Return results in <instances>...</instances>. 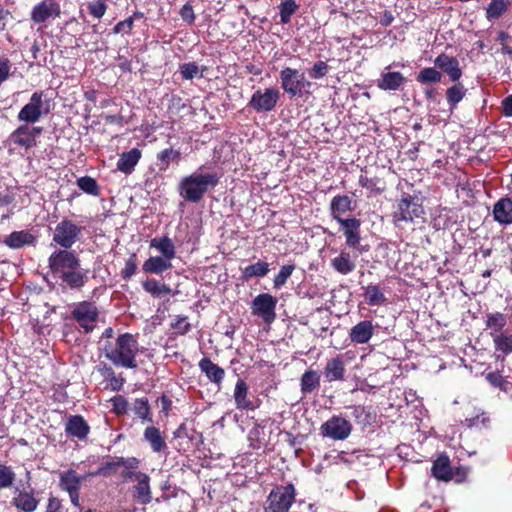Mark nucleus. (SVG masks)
I'll list each match as a JSON object with an SVG mask.
<instances>
[{"mask_svg":"<svg viewBox=\"0 0 512 512\" xmlns=\"http://www.w3.org/2000/svg\"><path fill=\"white\" fill-rule=\"evenodd\" d=\"M104 355L117 367L134 369L137 367L136 356L139 344L130 333L120 334L115 341H108L104 346Z\"/></svg>","mask_w":512,"mask_h":512,"instance_id":"1","label":"nucleus"},{"mask_svg":"<svg viewBox=\"0 0 512 512\" xmlns=\"http://www.w3.org/2000/svg\"><path fill=\"white\" fill-rule=\"evenodd\" d=\"M219 179L215 172H203L198 169L180 180L179 195L187 202L197 203L210 189L218 185Z\"/></svg>","mask_w":512,"mask_h":512,"instance_id":"2","label":"nucleus"},{"mask_svg":"<svg viewBox=\"0 0 512 512\" xmlns=\"http://www.w3.org/2000/svg\"><path fill=\"white\" fill-rule=\"evenodd\" d=\"M424 213V208L419 202L418 197L404 194L394 205L392 218L394 224L399 227L403 223H414Z\"/></svg>","mask_w":512,"mask_h":512,"instance_id":"3","label":"nucleus"},{"mask_svg":"<svg viewBox=\"0 0 512 512\" xmlns=\"http://www.w3.org/2000/svg\"><path fill=\"white\" fill-rule=\"evenodd\" d=\"M295 497L296 490L293 484L276 486L267 497L265 512H288Z\"/></svg>","mask_w":512,"mask_h":512,"instance_id":"4","label":"nucleus"},{"mask_svg":"<svg viewBox=\"0 0 512 512\" xmlns=\"http://www.w3.org/2000/svg\"><path fill=\"white\" fill-rule=\"evenodd\" d=\"M49 113L46 106L43 91H35L27 104H25L17 115V119L25 124H34L44 115Z\"/></svg>","mask_w":512,"mask_h":512,"instance_id":"5","label":"nucleus"},{"mask_svg":"<svg viewBox=\"0 0 512 512\" xmlns=\"http://www.w3.org/2000/svg\"><path fill=\"white\" fill-rule=\"evenodd\" d=\"M80 260L75 252L70 250H55L48 258V267L52 274L60 278L64 273L79 268Z\"/></svg>","mask_w":512,"mask_h":512,"instance_id":"6","label":"nucleus"},{"mask_svg":"<svg viewBox=\"0 0 512 512\" xmlns=\"http://www.w3.org/2000/svg\"><path fill=\"white\" fill-rule=\"evenodd\" d=\"M85 476L78 475L73 469L62 471L59 474V488L68 493L71 504L81 510L80 489Z\"/></svg>","mask_w":512,"mask_h":512,"instance_id":"7","label":"nucleus"},{"mask_svg":"<svg viewBox=\"0 0 512 512\" xmlns=\"http://www.w3.org/2000/svg\"><path fill=\"white\" fill-rule=\"evenodd\" d=\"M279 99L280 91L277 88L258 89L252 94L248 105L257 113H267L275 109Z\"/></svg>","mask_w":512,"mask_h":512,"instance_id":"8","label":"nucleus"},{"mask_svg":"<svg viewBox=\"0 0 512 512\" xmlns=\"http://www.w3.org/2000/svg\"><path fill=\"white\" fill-rule=\"evenodd\" d=\"M81 228L71 220L64 219L59 222L53 233V241L62 247V250H69L78 240Z\"/></svg>","mask_w":512,"mask_h":512,"instance_id":"9","label":"nucleus"},{"mask_svg":"<svg viewBox=\"0 0 512 512\" xmlns=\"http://www.w3.org/2000/svg\"><path fill=\"white\" fill-rule=\"evenodd\" d=\"M280 80L282 89L291 96H302L305 88L310 86L303 73L290 67L280 72Z\"/></svg>","mask_w":512,"mask_h":512,"instance_id":"10","label":"nucleus"},{"mask_svg":"<svg viewBox=\"0 0 512 512\" xmlns=\"http://www.w3.org/2000/svg\"><path fill=\"white\" fill-rule=\"evenodd\" d=\"M99 317V311L95 304L82 301L72 310V318L84 329L86 333L94 330Z\"/></svg>","mask_w":512,"mask_h":512,"instance_id":"11","label":"nucleus"},{"mask_svg":"<svg viewBox=\"0 0 512 512\" xmlns=\"http://www.w3.org/2000/svg\"><path fill=\"white\" fill-rule=\"evenodd\" d=\"M277 298L269 293L257 295L251 303L254 316L260 317L266 324H271L276 319Z\"/></svg>","mask_w":512,"mask_h":512,"instance_id":"12","label":"nucleus"},{"mask_svg":"<svg viewBox=\"0 0 512 512\" xmlns=\"http://www.w3.org/2000/svg\"><path fill=\"white\" fill-rule=\"evenodd\" d=\"M352 431V424L341 416H332L320 427L321 435L332 440H345Z\"/></svg>","mask_w":512,"mask_h":512,"instance_id":"13","label":"nucleus"},{"mask_svg":"<svg viewBox=\"0 0 512 512\" xmlns=\"http://www.w3.org/2000/svg\"><path fill=\"white\" fill-rule=\"evenodd\" d=\"M61 15V6L56 0H42L31 10V20L35 24H44L50 19H56Z\"/></svg>","mask_w":512,"mask_h":512,"instance_id":"14","label":"nucleus"},{"mask_svg":"<svg viewBox=\"0 0 512 512\" xmlns=\"http://www.w3.org/2000/svg\"><path fill=\"white\" fill-rule=\"evenodd\" d=\"M42 131L41 127L20 125L11 133L10 139L13 144L28 150L37 145L36 138L41 135Z\"/></svg>","mask_w":512,"mask_h":512,"instance_id":"15","label":"nucleus"},{"mask_svg":"<svg viewBox=\"0 0 512 512\" xmlns=\"http://www.w3.org/2000/svg\"><path fill=\"white\" fill-rule=\"evenodd\" d=\"M136 484L133 486V497L136 502L147 505L152 501L150 477L144 472L133 475Z\"/></svg>","mask_w":512,"mask_h":512,"instance_id":"16","label":"nucleus"},{"mask_svg":"<svg viewBox=\"0 0 512 512\" xmlns=\"http://www.w3.org/2000/svg\"><path fill=\"white\" fill-rule=\"evenodd\" d=\"M434 64L447 74L452 82H458L462 77L463 73L459 66V61L455 57L442 53L436 57Z\"/></svg>","mask_w":512,"mask_h":512,"instance_id":"17","label":"nucleus"},{"mask_svg":"<svg viewBox=\"0 0 512 512\" xmlns=\"http://www.w3.org/2000/svg\"><path fill=\"white\" fill-rule=\"evenodd\" d=\"M65 432L69 437L84 440L90 433V426L83 416L72 415L65 423Z\"/></svg>","mask_w":512,"mask_h":512,"instance_id":"18","label":"nucleus"},{"mask_svg":"<svg viewBox=\"0 0 512 512\" xmlns=\"http://www.w3.org/2000/svg\"><path fill=\"white\" fill-rule=\"evenodd\" d=\"M406 83V78L401 72L389 71L386 67L377 80V87L383 91H397Z\"/></svg>","mask_w":512,"mask_h":512,"instance_id":"19","label":"nucleus"},{"mask_svg":"<svg viewBox=\"0 0 512 512\" xmlns=\"http://www.w3.org/2000/svg\"><path fill=\"white\" fill-rule=\"evenodd\" d=\"M143 438L154 453H164L168 449L166 435L158 427H146L143 432Z\"/></svg>","mask_w":512,"mask_h":512,"instance_id":"20","label":"nucleus"},{"mask_svg":"<svg viewBox=\"0 0 512 512\" xmlns=\"http://www.w3.org/2000/svg\"><path fill=\"white\" fill-rule=\"evenodd\" d=\"M493 219L500 225L512 224V199L508 197L500 198L493 205Z\"/></svg>","mask_w":512,"mask_h":512,"instance_id":"21","label":"nucleus"},{"mask_svg":"<svg viewBox=\"0 0 512 512\" xmlns=\"http://www.w3.org/2000/svg\"><path fill=\"white\" fill-rule=\"evenodd\" d=\"M141 157L142 151L138 148H132L129 151L123 152L117 161V170L126 175L133 173Z\"/></svg>","mask_w":512,"mask_h":512,"instance_id":"22","label":"nucleus"},{"mask_svg":"<svg viewBox=\"0 0 512 512\" xmlns=\"http://www.w3.org/2000/svg\"><path fill=\"white\" fill-rule=\"evenodd\" d=\"M374 335V326L372 321L363 320L350 329L349 337L353 343L366 344Z\"/></svg>","mask_w":512,"mask_h":512,"instance_id":"23","label":"nucleus"},{"mask_svg":"<svg viewBox=\"0 0 512 512\" xmlns=\"http://www.w3.org/2000/svg\"><path fill=\"white\" fill-rule=\"evenodd\" d=\"M199 368L206 377L214 384L220 386L224 377L225 371L217 364L213 363L209 358L205 357L199 361Z\"/></svg>","mask_w":512,"mask_h":512,"instance_id":"24","label":"nucleus"},{"mask_svg":"<svg viewBox=\"0 0 512 512\" xmlns=\"http://www.w3.org/2000/svg\"><path fill=\"white\" fill-rule=\"evenodd\" d=\"M35 242V236L27 230L14 231L3 240V243L12 249H20L25 245H33Z\"/></svg>","mask_w":512,"mask_h":512,"instance_id":"25","label":"nucleus"},{"mask_svg":"<svg viewBox=\"0 0 512 512\" xmlns=\"http://www.w3.org/2000/svg\"><path fill=\"white\" fill-rule=\"evenodd\" d=\"M12 504L24 512H33L37 509L39 501L35 498L33 491H18L12 499Z\"/></svg>","mask_w":512,"mask_h":512,"instance_id":"26","label":"nucleus"},{"mask_svg":"<svg viewBox=\"0 0 512 512\" xmlns=\"http://www.w3.org/2000/svg\"><path fill=\"white\" fill-rule=\"evenodd\" d=\"M324 375L328 382L341 381L345 375V364L340 355L329 359L324 368Z\"/></svg>","mask_w":512,"mask_h":512,"instance_id":"27","label":"nucleus"},{"mask_svg":"<svg viewBox=\"0 0 512 512\" xmlns=\"http://www.w3.org/2000/svg\"><path fill=\"white\" fill-rule=\"evenodd\" d=\"M491 336L493 337L496 352H500L503 354H496L495 358L497 361L503 363L505 360V356L512 353V334H508L505 332L498 334L491 333Z\"/></svg>","mask_w":512,"mask_h":512,"instance_id":"28","label":"nucleus"},{"mask_svg":"<svg viewBox=\"0 0 512 512\" xmlns=\"http://www.w3.org/2000/svg\"><path fill=\"white\" fill-rule=\"evenodd\" d=\"M331 267L342 275H348L356 268L355 259L350 253L341 251L339 255L331 259Z\"/></svg>","mask_w":512,"mask_h":512,"instance_id":"29","label":"nucleus"},{"mask_svg":"<svg viewBox=\"0 0 512 512\" xmlns=\"http://www.w3.org/2000/svg\"><path fill=\"white\" fill-rule=\"evenodd\" d=\"M432 475L442 481H449L452 478V469L450 465L449 457L445 454H441L433 462Z\"/></svg>","mask_w":512,"mask_h":512,"instance_id":"30","label":"nucleus"},{"mask_svg":"<svg viewBox=\"0 0 512 512\" xmlns=\"http://www.w3.org/2000/svg\"><path fill=\"white\" fill-rule=\"evenodd\" d=\"M234 400L236 407L240 410H253L255 408L253 402L248 398V386L242 379L236 382Z\"/></svg>","mask_w":512,"mask_h":512,"instance_id":"31","label":"nucleus"},{"mask_svg":"<svg viewBox=\"0 0 512 512\" xmlns=\"http://www.w3.org/2000/svg\"><path fill=\"white\" fill-rule=\"evenodd\" d=\"M64 284H66L71 289H79L82 288L87 280V272L81 268L72 269L69 272L64 273L62 277L59 278Z\"/></svg>","mask_w":512,"mask_h":512,"instance_id":"32","label":"nucleus"},{"mask_svg":"<svg viewBox=\"0 0 512 512\" xmlns=\"http://www.w3.org/2000/svg\"><path fill=\"white\" fill-rule=\"evenodd\" d=\"M352 200L346 195H336L330 203V211L334 220L343 219L342 214L352 211Z\"/></svg>","mask_w":512,"mask_h":512,"instance_id":"33","label":"nucleus"},{"mask_svg":"<svg viewBox=\"0 0 512 512\" xmlns=\"http://www.w3.org/2000/svg\"><path fill=\"white\" fill-rule=\"evenodd\" d=\"M172 267L171 261L164 257L154 256L148 258L143 264L146 273L161 274Z\"/></svg>","mask_w":512,"mask_h":512,"instance_id":"34","label":"nucleus"},{"mask_svg":"<svg viewBox=\"0 0 512 512\" xmlns=\"http://www.w3.org/2000/svg\"><path fill=\"white\" fill-rule=\"evenodd\" d=\"M455 83L456 84L446 90V100L451 112H453L457 105L465 98L467 92V89L462 83Z\"/></svg>","mask_w":512,"mask_h":512,"instance_id":"35","label":"nucleus"},{"mask_svg":"<svg viewBox=\"0 0 512 512\" xmlns=\"http://www.w3.org/2000/svg\"><path fill=\"white\" fill-rule=\"evenodd\" d=\"M359 185L372 194H380L385 190V183L378 177H369L366 170L361 171Z\"/></svg>","mask_w":512,"mask_h":512,"instance_id":"36","label":"nucleus"},{"mask_svg":"<svg viewBox=\"0 0 512 512\" xmlns=\"http://www.w3.org/2000/svg\"><path fill=\"white\" fill-rule=\"evenodd\" d=\"M150 247L158 250L167 260L171 261L175 257V246L172 240L166 236L152 239Z\"/></svg>","mask_w":512,"mask_h":512,"instance_id":"37","label":"nucleus"},{"mask_svg":"<svg viewBox=\"0 0 512 512\" xmlns=\"http://www.w3.org/2000/svg\"><path fill=\"white\" fill-rule=\"evenodd\" d=\"M320 386V375L315 370H307L300 379L301 392L306 395Z\"/></svg>","mask_w":512,"mask_h":512,"instance_id":"38","label":"nucleus"},{"mask_svg":"<svg viewBox=\"0 0 512 512\" xmlns=\"http://www.w3.org/2000/svg\"><path fill=\"white\" fill-rule=\"evenodd\" d=\"M364 289V297L368 305L381 306L386 303L387 299L381 291L379 285L369 284Z\"/></svg>","mask_w":512,"mask_h":512,"instance_id":"39","label":"nucleus"},{"mask_svg":"<svg viewBox=\"0 0 512 512\" xmlns=\"http://www.w3.org/2000/svg\"><path fill=\"white\" fill-rule=\"evenodd\" d=\"M269 272V264L265 261H258L242 269V280L249 281L254 277H264Z\"/></svg>","mask_w":512,"mask_h":512,"instance_id":"40","label":"nucleus"},{"mask_svg":"<svg viewBox=\"0 0 512 512\" xmlns=\"http://www.w3.org/2000/svg\"><path fill=\"white\" fill-rule=\"evenodd\" d=\"M116 465H121V467L124 468V470L121 473V476L126 479L134 480V476L131 475H135L140 472L136 471L140 466V460L136 457L117 458Z\"/></svg>","mask_w":512,"mask_h":512,"instance_id":"41","label":"nucleus"},{"mask_svg":"<svg viewBox=\"0 0 512 512\" xmlns=\"http://www.w3.org/2000/svg\"><path fill=\"white\" fill-rule=\"evenodd\" d=\"M181 158L179 150L166 148L157 154V160L160 170L168 169L171 162H178Z\"/></svg>","mask_w":512,"mask_h":512,"instance_id":"42","label":"nucleus"},{"mask_svg":"<svg viewBox=\"0 0 512 512\" xmlns=\"http://www.w3.org/2000/svg\"><path fill=\"white\" fill-rule=\"evenodd\" d=\"M143 289L154 297L171 293V288L155 279H147L143 282Z\"/></svg>","mask_w":512,"mask_h":512,"instance_id":"43","label":"nucleus"},{"mask_svg":"<svg viewBox=\"0 0 512 512\" xmlns=\"http://www.w3.org/2000/svg\"><path fill=\"white\" fill-rule=\"evenodd\" d=\"M265 426L256 422L248 433V441L253 449H260L265 442Z\"/></svg>","mask_w":512,"mask_h":512,"instance_id":"44","label":"nucleus"},{"mask_svg":"<svg viewBox=\"0 0 512 512\" xmlns=\"http://www.w3.org/2000/svg\"><path fill=\"white\" fill-rule=\"evenodd\" d=\"M442 79V74L434 67H427L422 69L416 80L423 85L439 83Z\"/></svg>","mask_w":512,"mask_h":512,"instance_id":"45","label":"nucleus"},{"mask_svg":"<svg viewBox=\"0 0 512 512\" xmlns=\"http://www.w3.org/2000/svg\"><path fill=\"white\" fill-rule=\"evenodd\" d=\"M508 0H491L487 9V19H498L508 9Z\"/></svg>","mask_w":512,"mask_h":512,"instance_id":"46","label":"nucleus"},{"mask_svg":"<svg viewBox=\"0 0 512 512\" xmlns=\"http://www.w3.org/2000/svg\"><path fill=\"white\" fill-rule=\"evenodd\" d=\"M299 5L295 0H285L281 2L279 6L280 10V23L288 24L291 20V16L298 10Z\"/></svg>","mask_w":512,"mask_h":512,"instance_id":"47","label":"nucleus"},{"mask_svg":"<svg viewBox=\"0 0 512 512\" xmlns=\"http://www.w3.org/2000/svg\"><path fill=\"white\" fill-rule=\"evenodd\" d=\"M133 412L143 421H152L150 405L147 398L136 399L133 403Z\"/></svg>","mask_w":512,"mask_h":512,"instance_id":"48","label":"nucleus"},{"mask_svg":"<svg viewBox=\"0 0 512 512\" xmlns=\"http://www.w3.org/2000/svg\"><path fill=\"white\" fill-rule=\"evenodd\" d=\"M77 186L85 193L97 196L99 194V187L95 179L89 176L80 177L77 180Z\"/></svg>","mask_w":512,"mask_h":512,"instance_id":"49","label":"nucleus"},{"mask_svg":"<svg viewBox=\"0 0 512 512\" xmlns=\"http://www.w3.org/2000/svg\"><path fill=\"white\" fill-rule=\"evenodd\" d=\"M506 325V318L502 313L490 314L487 317V327L494 334L502 333L501 330Z\"/></svg>","mask_w":512,"mask_h":512,"instance_id":"50","label":"nucleus"},{"mask_svg":"<svg viewBox=\"0 0 512 512\" xmlns=\"http://www.w3.org/2000/svg\"><path fill=\"white\" fill-rule=\"evenodd\" d=\"M294 270H295V266L292 264L283 265L273 280L274 288L279 289L282 286H284L286 284L287 280L292 275Z\"/></svg>","mask_w":512,"mask_h":512,"instance_id":"51","label":"nucleus"},{"mask_svg":"<svg viewBox=\"0 0 512 512\" xmlns=\"http://www.w3.org/2000/svg\"><path fill=\"white\" fill-rule=\"evenodd\" d=\"M15 481V473L10 466L0 464V489L9 488Z\"/></svg>","mask_w":512,"mask_h":512,"instance_id":"52","label":"nucleus"},{"mask_svg":"<svg viewBox=\"0 0 512 512\" xmlns=\"http://www.w3.org/2000/svg\"><path fill=\"white\" fill-rule=\"evenodd\" d=\"M180 74L185 80H192L195 77H202L199 66L195 62H188L180 65Z\"/></svg>","mask_w":512,"mask_h":512,"instance_id":"53","label":"nucleus"},{"mask_svg":"<svg viewBox=\"0 0 512 512\" xmlns=\"http://www.w3.org/2000/svg\"><path fill=\"white\" fill-rule=\"evenodd\" d=\"M170 326L176 336L185 335L191 329V324L188 322L187 317L181 315L176 316Z\"/></svg>","mask_w":512,"mask_h":512,"instance_id":"54","label":"nucleus"},{"mask_svg":"<svg viewBox=\"0 0 512 512\" xmlns=\"http://www.w3.org/2000/svg\"><path fill=\"white\" fill-rule=\"evenodd\" d=\"M337 222L340 224L344 236L357 233L360 230L361 221L357 218L338 219Z\"/></svg>","mask_w":512,"mask_h":512,"instance_id":"55","label":"nucleus"},{"mask_svg":"<svg viewBox=\"0 0 512 512\" xmlns=\"http://www.w3.org/2000/svg\"><path fill=\"white\" fill-rule=\"evenodd\" d=\"M137 262H138L137 255L135 253H132L129 256V258L126 260L125 266L121 271V277L124 280H129L136 273L137 265H138Z\"/></svg>","mask_w":512,"mask_h":512,"instance_id":"56","label":"nucleus"},{"mask_svg":"<svg viewBox=\"0 0 512 512\" xmlns=\"http://www.w3.org/2000/svg\"><path fill=\"white\" fill-rule=\"evenodd\" d=\"M111 405L113 411L118 414H125L128 410V401L127 399L122 395H116L111 400Z\"/></svg>","mask_w":512,"mask_h":512,"instance_id":"57","label":"nucleus"},{"mask_svg":"<svg viewBox=\"0 0 512 512\" xmlns=\"http://www.w3.org/2000/svg\"><path fill=\"white\" fill-rule=\"evenodd\" d=\"M329 67L324 61H317L309 71V76L312 79L323 78L328 73Z\"/></svg>","mask_w":512,"mask_h":512,"instance_id":"58","label":"nucleus"},{"mask_svg":"<svg viewBox=\"0 0 512 512\" xmlns=\"http://www.w3.org/2000/svg\"><path fill=\"white\" fill-rule=\"evenodd\" d=\"M88 9H89L90 14L93 17L100 19L105 15L106 10H107V5L105 4L104 1L98 0V1L90 2L88 4Z\"/></svg>","mask_w":512,"mask_h":512,"instance_id":"59","label":"nucleus"},{"mask_svg":"<svg viewBox=\"0 0 512 512\" xmlns=\"http://www.w3.org/2000/svg\"><path fill=\"white\" fill-rule=\"evenodd\" d=\"M46 512H67V509L64 507L61 499L50 496L48 498Z\"/></svg>","mask_w":512,"mask_h":512,"instance_id":"60","label":"nucleus"},{"mask_svg":"<svg viewBox=\"0 0 512 512\" xmlns=\"http://www.w3.org/2000/svg\"><path fill=\"white\" fill-rule=\"evenodd\" d=\"M134 26V19L133 17H128L127 19L118 22L114 28V33H129Z\"/></svg>","mask_w":512,"mask_h":512,"instance_id":"61","label":"nucleus"},{"mask_svg":"<svg viewBox=\"0 0 512 512\" xmlns=\"http://www.w3.org/2000/svg\"><path fill=\"white\" fill-rule=\"evenodd\" d=\"M116 463H117V459L115 461L105 462L100 468H98L97 471L90 473V475H92V476H97V475L107 476L110 474V472L112 470L116 469L117 467H121V465H116Z\"/></svg>","mask_w":512,"mask_h":512,"instance_id":"62","label":"nucleus"},{"mask_svg":"<svg viewBox=\"0 0 512 512\" xmlns=\"http://www.w3.org/2000/svg\"><path fill=\"white\" fill-rule=\"evenodd\" d=\"M486 380L494 387L502 388L505 381L500 371L490 372L486 375Z\"/></svg>","mask_w":512,"mask_h":512,"instance_id":"63","label":"nucleus"},{"mask_svg":"<svg viewBox=\"0 0 512 512\" xmlns=\"http://www.w3.org/2000/svg\"><path fill=\"white\" fill-rule=\"evenodd\" d=\"M502 113L506 117H512V94L502 100Z\"/></svg>","mask_w":512,"mask_h":512,"instance_id":"64","label":"nucleus"}]
</instances>
